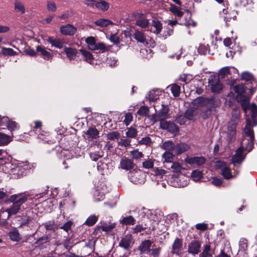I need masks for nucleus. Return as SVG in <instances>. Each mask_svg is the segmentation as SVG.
<instances>
[{
  "instance_id": "obj_37",
  "label": "nucleus",
  "mask_w": 257,
  "mask_h": 257,
  "mask_svg": "<svg viewBox=\"0 0 257 257\" xmlns=\"http://www.w3.org/2000/svg\"><path fill=\"white\" fill-rule=\"evenodd\" d=\"M5 125L7 127L8 129L11 132L17 130L19 128V126L18 124L14 121L8 120V118L5 121Z\"/></svg>"
},
{
  "instance_id": "obj_44",
  "label": "nucleus",
  "mask_w": 257,
  "mask_h": 257,
  "mask_svg": "<svg viewBox=\"0 0 257 257\" xmlns=\"http://www.w3.org/2000/svg\"><path fill=\"white\" fill-rule=\"evenodd\" d=\"M11 141L12 138L10 136L3 133H0V145H7Z\"/></svg>"
},
{
  "instance_id": "obj_22",
  "label": "nucleus",
  "mask_w": 257,
  "mask_h": 257,
  "mask_svg": "<svg viewBox=\"0 0 257 257\" xmlns=\"http://www.w3.org/2000/svg\"><path fill=\"white\" fill-rule=\"evenodd\" d=\"M64 51L66 54L67 58L69 60H75L77 57L79 56V51L78 52L75 49L65 47L64 48Z\"/></svg>"
},
{
  "instance_id": "obj_34",
  "label": "nucleus",
  "mask_w": 257,
  "mask_h": 257,
  "mask_svg": "<svg viewBox=\"0 0 257 257\" xmlns=\"http://www.w3.org/2000/svg\"><path fill=\"white\" fill-rule=\"evenodd\" d=\"M79 52L83 57V60L89 63H91L93 60V57L91 53L85 50L80 49Z\"/></svg>"
},
{
  "instance_id": "obj_32",
  "label": "nucleus",
  "mask_w": 257,
  "mask_h": 257,
  "mask_svg": "<svg viewBox=\"0 0 257 257\" xmlns=\"http://www.w3.org/2000/svg\"><path fill=\"white\" fill-rule=\"evenodd\" d=\"M134 38L139 42L147 44L146 37L143 32L136 30L134 34Z\"/></svg>"
},
{
  "instance_id": "obj_25",
  "label": "nucleus",
  "mask_w": 257,
  "mask_h": 257,
  "mask_svg": "<svg viewBox=\"0 0 257 257\" xmlns=\"http://www.w3.org/2000/svg\"><path fill=\"white\" fill-rule=\"evenodd\" d=\"M119 223L122 225H133L136 223V219L133 215L122 216L119 220Z\"/></svg>"
},
{
  "instance_id": "obj_14",
  "label": "nucleus",
  "mask_w": 257,
  "mask_h": 257,
  "mask_svg": "<svg viewBox=\"0 0 257 257\" xmlns=\"http://www.w3.org/2000/svg\"><path fill=\"white\" fill-rule=\"evenodd\" d=\"M245 155H244L243 151L241 149H238L235 152V155L232 157L231 162L234 165V167L236 164L240 165L244 159Z\"/></svg>"
},
{
  "instance_id": "obj_59",
  "label": "nucleus",
  "mask_w": 257,
  "mask_h": 257,
  "mask_svg": "<svg viewBox=\"0 0 257 257\" xmlns=\"http://www.w3.org/2000/svg\"><path fill=\"white\" fill-rule=\"evenodd\" d=\"M2 53L5 55L15 56L17 54V52L14 51L12 48H3Z\"/></svg>"
},
{
  "instance_id": "obj_56",
  "label": "nucleus",
  "mask_w": 257,
  "mask_h": 257,
  "mask_svg": "<svg viewBox=\"0 0 257 257\" xmlns=\"http://www.w3.org/2000/svg\"><path fill=\"white\" fill-rule=\"evenodd\" d=\"M171 92L175 97L179 96L180 93V86L175 84L171 85Z\"/></svg>"
},
{
  "instance_id": "obj_48",
  "label": "nucleus",
  "mask_w": 257,
  "mask_h": 257,
  "mask_svg": "<svg viewBox=\"0 0 257 257\" xmlns=\"http://www.w3.org/2000/svg\"><path fill=\"white\" fill-rule=\"evenodd\" d=\"M47 230L53 231L57 229V225L54 221H49L43 224Z\"/></svg>"
},
{
  "instance_id": "obj_16",
  "label": "nucleus",
  "mask_w": 257,
  "mask_h": 257,
  "mask_svg": "<svg viewBox=\"0 0 257 257\" xmlns=\"http://www.w3.org/2000/svg\"><path fill=\"white\" fill-rule=\"evenodd\" d=\"M206 160L203 157H195L192 158H187L185 160L186 163L193 166H199L203 165Z\"/></svg>"
},
{
  "instance_id": "obj_52",
  "label": "nucleus",
  "mask_w": 257,
  "mask_h": 257,
  "mask_svg": "<svg viewBox=\"0 0 257 257\" xmlns=\"http://www.w3.org/2000/svg\"><path fill=\"white\" fill-rule=\"evenodd\" d=\"M95 24L100 27H106L109 25L112 24V22L107 19H100L95 22Z\"/></svg>"
},
{
  "instance_id": "obj_41",
  "label": "nucleus",
  "mask_w": 257,
  "mask_h": 257,
  "mask_svg": "<svg viewBox=\"0 0 257 257\" xmlns=\"http://www.w3.org/2000/svg\"><path fill=\"white\" fill-rule=\"evenodd\" d=\"M150 24L149 20L147 19H142L135 21V25L141 27L142 29H147L149 27Z\"/></svg>"
},
{
  "instance_id": "obj_23",
  "label": "nucleus",
  "mask_w": 257,
  "mask_h": 257,
  "mask_svg": "<svg viewBox=\"0 0 257 257\" xmlns=\"http://www.w3.org/2000/svg\"><path fill=\"white\" fill-rule=\"evenodd\" d=\"M190 149V146L186 143H180L175 145L173 153L176 155H179L188 151Z\"/></svg>"
},
{
  "instance_id": "obj_5",
  "label": "nucleus",
  "mask_w": 257,
  "mask_h": 257,
  "mask_svg": "<svg viewBox=\"0 0 257 257\" xmlns=\"http://www.w3.org/2000/svg\"><path fill=\"white\" fill-rule=\"evenodd\" d=\"M208 87L214 93H219L223 88V84L221 82L218 76L210 75L208 79Z\"/></svg>"
},
{
  "instance_id": "obj_40",
  "label": "nucleus",
  "mask_w": 257,
  "mask_h": 257,
  "mask_svg": "<svg viewBox=\"0 0 257 257\" xmlns=\"http://www.w3.org/2000/svg\"><path fill=\"white\" fill-rule=\"evenodd\" d=\"M169 10L175 16L179 18L182 17L183 15V12L181 11V9L174 4H171Z\"/></svg>"
},
{
  "instance_id": "obj_19",
  "label": "nucleus",
  "mask_w": 257,
  "mask_h": 257,
  "mask_svg": "<svg viewBox=\"0 0 257 257\" xmlns=\"http://www.w3.org/2000/svg\"><path fill=\"white\" fill-rule=\"evenodd\" d=\"M133 243L132 235L126 234L121 238L119 243V246L125 249H127L132 246Z\"/></svg>"
},
{
  "instance_id": "obj_39",
  "label": "nucleus",
  "mask_w": 257,
  "mask_h": 257,
  "mask_svg": "<svg viewBox=\"0 0 257 257\" xmlns=\"http://www.w3.org/2000/svg\"><path fill=\"white\" fill-rule=\"evenodd\" d=\"M249 109L251 110V116L253 119V125L255 126L257 124V121L254 119L257 116V106L255 103H252L249 105Z\"/></svg>"
},
{
  "instance_id": "obj_62",
  "label": "nucleus",
  "mask_w": 257,
  "mask_h": 257,
  "mask_svg": "<svg viewBox=\"0 0 257 257\" xmlns=\"http://www.w3.org/2000/svg\"><path fill=\"white\" fill-rule=\"evenodd\" d=\"M231 69H232L234 72L237 71V70L234 67H225L220 70V73L221 75L224 76L230 73Z\"/></svg>"
},
{
  "instance_id": "obj_11",
  "label": "nucleus",
  "mask_w": 257,
  "mask_h": 257,
  "mask_svg": "<svg viewBox=\"0 0 257 257\" xmlns=\"http://www.w3.org/2000/svg\"><path fill=\"white\" fill-rule=\"evenodd\" d=\"M47 41L51 44L52 47H54L57 49H62L64 48L66 44V40L63 38H55L53 37H49L47 39Z\"/></svg>"
},
{
  "instance_id": "obj_53",
  "label": "nucleus",
  "mask_w": 257,
  "mask_h": 257,
  "mask_svg": "<svg viewBox=\"0 0 257 257\" xmlns=\"http://www.w3.org/2000/svg\"><path fill=\"white\" fill-rule=\"evenodd\" d=\"M172 172L176 173H181L184 169L183 167L178 162H173L170 166Z\"/></svg>"
},
{
  "instance_id": "obj_15",
  "label": "nucleus",
  "mask_w": 257,
  "mask_h": 257,
  "mask_svg": "<svg viewBox=\"0 0 257 257\" xmlns=\"http://www.w3.org/2000/svg\"><path fill=\"white\" fill-rule=\"evenodd\" d=\"M120 166L122 169L127 171L133 169L135 164L132 160L123 157L120 160Z\"/></svg>"
},
{
  "instance_id": "obj_8",
  "label": "nucleus",
  "mask_w": 257,
  "mask_h": 257,
  "mask_svg": "<svg viewBox=\"0 0 257 257\" xmlns=\"http://www.w3.org/2000/svg\"><path fill=\"white\" fill-rule=\"evenodd\" d=\"M241 79L246 82H249L251 86L249 89L250 92L252 94L257 88V80L254 78L253 75L247 71L243 72L241 74Z\"/></svg>"
},
{
  "instance_id": "obj_3",
  "label": "nucleus",
  "mask_w": 257,
  "mask_h": 257,
  "mask_svg": "<svg viewBox=\"0 0 257 257\" xmlns=\"http://www.w3.org/2000/svg\"><path fill=\"white\" fill-rule=\"evenodd\" d=\"M189 178L183 174L172 175L168 178L169 183L174 187H184L189 183Z\"/></svg>"
},
{
  "instance_id": "obj_1",
  "label": "nucleus",
  "mask_w": 257,
  "mask_h": 257,
  "mask_svg": "<svg viewBox=\"0 0 257 257\" xmlns=\"http://www.w3.org/2000/svg\"><path fill=\"white\" fill-rule=\"evenodd\" d=\"M192 103L195 105H205L207 108V112L210 114L212 110H215L219 106L221 101L215 96H212L209 98L198 97L193 100Z\"/></svg>"
},
{
  "instance_id": "obj_60",
  "label": "nucleus",
  "mask_w": 257,
  "mask_h": 257,
  "mask_svg": "<svg viewBox=\"0 0 257 257\" xmlns=\"http://www.w3.org/2000/svg\"><path fill=\"white\" fill-rule=\"evenodd\" d=\"M246 90V87L242 84L237 85L234 87V90L237 94H242Z\"/></svg>"
},
{
  "instance_id": "obj_51",
  "label": "nucleus",
  "mask_w": 257,
  "mask_h": 257,
  "mask_svg": "<svg viewBox=\"0 0 257 257\" xmlns=\"http://www.w3.org/2000/svg\"><path fill=\"white\" fill-rule=\"evenodd\" d=\"M163 158L166 163H173L174 155L173 153L166 151L162 155Z\"/></svg>"
},
{
  "instance_id": "obj_38",
  "label": "nucleus",
  "mask_w": 257,
  "mask_h": 257,
  "mask_svg": "<svg viewBox=\"0 0 257 257\" xmlns=\"http://www.w3.org/2000/svg\"><path fill=\"white\" fill-rule=\"evenodd\" d=\"M12 205L6 210V212L8 213L9 216L14 215L19 212L21 209V206L19 205L12 203Z\"/></svg>"
},
{
  "instance_id": "obj_4",
  "label": "nucleus",
  "mask_w": 257,
  "mask_h": 257,
  "mask_svg": "<svg viewBox=\"0 0 257 257\" xmlns=\"http://www.w3.org/2000/svg\"><path fill=\"white\" fill-rule=\"evenodd\" d=\"M85 42L88 45V48L91 50H99L102 53L109 50V48L104 43L102 42L96 43L95 38L93 37H87L85 40Z\"/></svg>"
},
{
  "instance_id": "obj_58",
  "label": "nucleus",
  "mask_w": 257,
  "mask_h": 257,
  "mask_svg": "<svg viewBox=\"0 0 257 257\" xmlns=\"http://www.w3.org/2000/svg\"><path fill=\"white\" fill-rule=\"evenodd\" d=\"M97 220L98 218L96 216L94 215H91L86 219L85 224L88 226H93Z\"/></svg>"
},
{
  "instance_id": "obj_63",
  "label": "nucleus",
  "mask_w": 257,
  "mask_h": 257,
  "mask_svg": "<svg viewBox=\"0 0 257 257\" xmlns=\"http://www.w3.org/2000/svg\"><path fill=\"white\" fill-rule=\"evenodd\" d=\"M120 136L117 132H112L107 135V139L109 140H114L115 139L118 140L119 139Z\"/></svg>"
},
{
  "instance_id": "obj_36",
  "label": "nucleus",
  "mask_w": 257,
  "mask_h": 257,
  "mask_svg": "<svg viewBox=\"0 0 257 257\" xmlns=\"http://www.w3.org/2000/svg\"><path fill=\"white\" fill-rule=\"evenodd\" d=\"M14 9L17 13L20 14H24L25 13V6L20 1H16L14 3Z\"/></svg>"
},
{
  "instance_id": "obj_28",
  "label": "nucleus",
  "mask_w": 257,
  "mask_h": 257,
  "mask_svg": "<svg viewBox=\"0 0 257 257\" xmlns=\"http://www.w3.org/2000/svg\"><path fill=\"white\" fill-rule=\"evenodd\" d=\"M251 122L249 119H247L246 120V124L244 128V133L245 135L246 138H248L251 139V140H254V134L253 131L251 127Z\"/></svg>"
},
{
  "instance_id": "obj_12",
  "label": "nucleus",
  "mask_w": 257,
  "mask_h": 257,
  "mask_svg": "<svg viewBox=\"0 0 257 257\" xmlns=\"http://www.w3.org/2000/svg\"><path fill=\"white\" fill-rule=\"evenodd\" d=\"M29 169V167L27 165L14 166L11 168L12 173L16 175L18 177H20L26 174L27 171Z\"/></svg>"
},
{
  "instance_id": "obj_46",
  "label": "nucleus",
  "mask_w": 257,
  "mask_h": 257,
  "mask_svg": "<svg viewBox=\"0 0 257 257\" xmlns=\"http://www.w3.org/2000/svg\"><path fill=\"white\" fill-rule=\"evenodd\" d=\"M109 7V4L105 1H102L99 2H96L95 3V7L103 11H107Z\"/></svg>"
},
{
  "instance_id": "obj_24",
  "label": "nucleus",
  "mask_w": 257,
  "mask_h": 257,
  "mask_svg": "<svg viewBox=\"0 0 257 257\" xmlns=\"http://www.w3.org/2000/svg\"><path fill=\"white\" fill-rule=\"evenodd\" d=\"M152 242L150 240H145L142 241L139 247L141 253L148 254L151 251Z\"/></svg>"
},
{
  "instance_id": "obj_35",
  "label": "nucleus",
  "mask_w": 257,
  "mask_h": 257,
  "mask_svg": "<svg viewBox=\"0 0 257 257\" xmlns=\"http://www.w3.org/2000/svg\"><path fill=\"white\" fill-rule=\"evenodd\" d=\"M228 138L230 141L234 139L236 134V126L234 124H230L227 126Z\"/></svg>"
},
{
  "instance_id": "obj_10",
  "label": "nucleus",
  "mask_w": 257,
  "mask_h": 257,
  "mask_svg": "<svg viewBox=\"0 0 257 257\" xmlns=\"http://www.w3.org/2000/svg\"><path fill=\"white\" fill-rule=\"evenodd\" d=\"M236 100L240 103L241 106L245 112L249 109L250 97L244 94H237L236 96Z\"/></svg>"
},
{
  "instance_id": "obj_43",
  "label": "nucleus",
  "mask_w": 257,
  "mask_h": 257,
  "mask_svg": "<svg viewBox=\"0 0 257 257\" xmlns=\"http://www.w3.org/2000/svg\"><path fill=\"white\" fill-rule=\"evenodd\" d=\"M48 238L47 236H44L39 238L35 242V244L40 248H44L46 247L48 244Z\"/></svg>"
},
{
  "instance_id": "obj_50",
  "label": "nucleus",
  "mask_w": 257,
  "mask_h": 257,
  "mask_svg": "<svg viewBox=\"0 0 257 257\" xmlns=\"http://www.w3.org/2000/svg\"><path fill=\"white\" fill-rule=\"evenodd\" d=\"M175 145V144H174L172 141H166L163 143L162 145V148L164 150H166V151H172L173 152Z\"/></svg>"
},
{
  "instance_id": "obj_55",
  "label": "nucleus",
  "mask_w": 257,
  "mask_h": 257,
  "mask_svg": "<svg viewBox=\"0 0 257 257\" xmlns=\"http://www.w3.org/2000/svg\"><path fill=\"white\" fill-rule=\"evenodd\" d=\"M137 113L141 116H147L149 113V108L148 106H142L140 107L137 111Z\"/></svg>"
},
{
  "instance_id": "obj_47",
  "label": "nucleus",
  "mask_w": 257,
  "mask_h": 257,
  "mask_svg": "<svg viewBox=\"0 0 257 257\" xmlns=\"http://www.w3.org/2000/svg\"><path fill=\"white\" fill-rule=\"evenodd\" d=\"M103 155V152L102 150L96 151L93 152H91L89 156L92 160L96 161L98 159L102 157Z\"/></svg>"
},
{
  "instance_id": "obj_57",
  "label": "nucleus",
  "mask_w": 257,
  "mask_h": 257,
  "mask_svg": "<svg viewBox=\"0 0 257 257\" xmlns=\"http://www.w3.org/2000/svg\"><path fill=\"white\" fill-rule=\"evenodd\" d=\"M202 172L200 171L195 170L193 171L191 174L192 179L195 181H199L202 177Z\"/></svg>"
},
{
  "instance_id": "obj_64",
  "label": "nucleus",
  "mask_w": 257,
  "mask_h": 257,
  "mask_svg": "<svg viewBox=\"0 0 257 257\" xmlns=\"http://www.w3.org/2000/svg\"><path fill=\"white\" fill-rule=\"evenodd\" d=\"M137 135V131L136 128L130 127L126 132V136L129 138H135Z\"/></svg>"
},
{
  "instance_id": "obj_30",
  "label": "nucleus",
  "mask_w": 257,
  "mask_h": 257,
  "mask_svg": "<svg viewBox=\"0 0 257 257\" xmlns=\"http://www.w3.org/2000/svg\"><path fill=\"white\" fill-rule=\"evenodd\" d=\"M169 110L168 106L163 104H162V108L159 111L158 114L162 120H166L170 117Z\"/></svg>"
},
{
  "instance_id": "obj_21",
  "label": "nucleus",
  "mask_w": 257,
  "mask_h": 257,
  "mask_svg": "<svg viewBox=\"0 0 257 257\" xmlns=\"http://www.w3.org/2000/svg\"><path fill=\"white\" fill-rule=\"evenodd\" d=\"M201 244L198 241L192 240L188 245V253L195 255L198 254L200 250Z\"/></svg>"
},
{
  "instance_id": "obj_6",
  "label": "nucleus",
  "mask_w": 257,
  "mask_h": 257,
  "mask_svg": "<svg viewBox=\"0 0 257 257\" xmlns=\"http://www.w3.org/2000/svg\"><path fill=\"white\" fill-rule=\"evenodd\" d=\"M216 167L220 170V174L225 179L228 180L234 176L232 175L231 170L227 164L223 161H217Z\"/></svg>"
},
{
  "instance_id": "obj_54",
  "label": "nucleus",
  "mask_w": 257,
  "mask_h": 257,
  "mask_svg": "<svg viewBox=\"0 0 257 257\" xmlns=\"http://www.w3.org/2000/svg\"><path fill=\"white\" fill-rule=\"evenodd\" d=\"M115 223H110L109 224H104L99 226V227L103 231L109 232L112 230L115 227Z\"/></svg>"
},
{
  "instance_id": "obj_2",
  "label": "nucleus",
  "mask_w": 257,
  "mask_h": 257,
  "mask_svg": "<svg viewBox=\"0 0 257 257\" xmlns=\"http://www.w3.org/2000/svg\"><path fill=\"white\" fill-rule=\"evenodd\" d=\"M137 213L140 214V215L145 214L149 216L150 219L152 220L155 227L159 222L162 219V216L160 213L158 214L156 212H152L151 210L144 208L141 209L136 208L135 209L130 210L128 212V214H135Z\"/></svg>"
},
{
  "instance_id": "obj_7",
  "label": "nucleus",
  "mask_w": 257,
  "mask_h": 257,
  "mask_svg": "<svg viewBox=\"0 0 257 257\" xmlns=\"http://www.w3.org/2000/svg\"><path fill=\"white\" fill-rule=\"evenodd\" d=\"M160 128L167 130L168 132L174 135H177L179 133V128L174 122L170 121L163 120L160 122Z\"/></svg>"
},
{
  "instance_id": "obj_9",
  "label": "nucleus",
  "mask_w": 257,
  "mask_h": 257,
  "mask_svg": "<svg viewBox=\"0 0 257 257\" xmlns=\"http://www.w3.org/2000/svg\"><path fill=\"white\" fill-rule=\"evenodd\" d=\"M28 195L26 193H18L11 195L9 198V201L21 206L25 203L28 199Z\"/></svg>"
},
{
  "instance_id": "obj_49",
  "label": "nucleus",
  "mask_w": 257,
  "mask_h": 257,
  "mask_svg": "<svg viewBox=\"0 0 257 257\" xmlns=\"http://www.w3.org/2000/svg\"><path fill=\"white\" fill-rule=\"evenodd\" d=\"M186 21L184 24L188 26H192L195 27L196 25V23L193 20L191 19V13L190 11H187V15L186 16V18H185Z\"/></svg>"
},
{
  "instance_id": "obj_26",
  "label": "nucleus",
  "mask_w": 257,
  "mask_h": 257,
  "mask_svg": "<svg viewBox=\"0 0 257 257\" xmlns=\"http://www.w3.org/2000/svg\"><path fill=\"white\" fill-rule=\"evenodd\" d=\"M37 52L40 53V55L44 59L49 60L52 58V54L49 51L46 50L44 46H38L37 47Z\"/></svg>"
},
{
  "instance_id": "obj_61",
  "label": "nucleus",
  "mask_w": 257,
  "mask_h": 257,
  "mask_svg": "<svg viewBox=\"0 0 257 257\" xmlns=\"http://www.w3.org/2000/svg\"><path fill=\"white\" fill-rule=\"evenodd\" d=\"M47 9L49 12H55L57 10V6L53 1H48L47 3Z\"/></svg>"
},
{
  "instance_id": "obj_20",
  "label": "nucleus",
  "mask_w": 257,
  "mask_h": 257,
  "mask_svg": "<svg viewBox=\"0 0 257 257\" xmlns=\"http://www.w3.org/2000/svg\"><path fill=\"white\" fill-rule=\"evenodd\" d=\"M253 141L251 140L250 138L244 137L241 144V146L238 149H241L243 151H246L247 152H250L253 147Z\"/></svg>"
},
{
  "instance_id": "obj_29",
  "label": "nucleus",
  "mask_w": 257,
  "mask_h": 257,
  "mask_svg": "<svg viewBox=\"0 0 257 257\" xmlns=\"http://www.w3.org/2000/svg\"><path fill=\"white\" fill-rule=\"evenodd\" d=\"M87 139H94L98 137L99 133L95 127H89L86 132L84 133Z\"/></svg>"
},
{
  "instance_id": "obj_17",
  "label": "nucleus",
  "mask_w": 257,
  "mask_h": 257,
  "mask_svg": "<svg viewBox=\"0 0 257 257\" xmlns=\"http://www.w3.org/2000/svg\"><path fill=\"white\" fill-rule=\"evenodd\" d=\"M76 28L73 25L70 24H67L60 27V33L66 36H72L76 32Z\"/></svg>"
},
{
  "instance_id": "obj_31",
  "label": "nucleus",
  "mask_w": 257,
  "mask_h": 257,
  "mask_svg": "<svg viewBox=\"0 0 257 257\" xmlns=\"http://www.w3.org/2000/svg\"><path fill=\"white\" fill-rule=\"evenodd\" d=\"M152 27L155 29V30H152L155 34L157 35L160 34L163 29V26L160 21L157 19L153 20L152 22Z\"/></svg>"
},
{
  "instance_id": "obj_13",
  "label": "nucleus",
  "mask_w": 257,
  "mask_h": 257,
  "mask_svg": "<svg viewBox=\"0 0 257 257\" xmlns=\"http://www.w3.org/2000/svg\"><path fill=\"white\" fill-rule=\"evenodd\" d=\"M133 214L138 215L139 216H142V222L146 229H148L150 232L155 230L156 227H155L152 220L150 219L149 216L145 214L140 215V214H138L137 213Z\"/></svg>"
},
{
  "instance_id": "obj_33",
  "label": "nucleus",
  "mask_w": 257,
  "mask_h": 257,
  "mask_svg": "<svg viewBox=\"0 0 257 257\" xmlns=\"http://www.w3.org/2000/svg\"><path fill=\"white\" fill-rule=\"evenodd\" d=\"M8 234L10 239L13 241H19L21 239L20 234L16 228L12 229Z\"/></svg>"
},
{
  "instance_id": "obj_18",
  "label": "nucleus",
  "mask_w": 257,
  "mask_h": 257,
  "mask_svg": "<svg viewBox=\"0 0 257 257\" xmlns=\"http://www.w3.org/2000/svg\"><path fill=\"white\" fill-rule=\"evenodd\" d=\"M182 240L180 238H176L172 245L171 252L178 255H180L182 249Z\"/></svg>"
},
{
  "instance_id": "obj_45",
  "label": "nucleus",
  "mask_w": 257,
  "mask_h": 257,
  "mask_svg": "<svg viewBox=\"0 0 257 257\" xmlns=\"http://www.w3.org/2000/svg\"><path fill=\"white\" fill-rule=\"evenodd\" d=\"M212 255V251L209 244H205L204 246V249L199 257H210Z\"/></svg>"
},
{
  "instance_id": "obj_42",
  "label": "nucleus",
  "mask_w": 257,
  "mask_h": 257,
  "mask_svg": "<svg viewBox=\"0 0 257 257\" xmlns=\"http://www.w3.org/2000/svg\"><path fill=\"white\" fill-rule=\"evenodd\" d=\"M196 108L195 107H191L185 111V116L189 120H193L195 118L196 115Z\"/></svg>"
},
{
  "instance_id": "obj_27",
  "label": "nucleus",
  "mask_w": 257,
  "mask_h": 257,
  "mask_svg": "<svg viewBox=\"0 0 257 257\" xmlns=\"http://www.w3.org/2000/svg\"><path fill=\"white\" fill-rule=\"evenodd\" d=\"M141 176V172L139 171L130 172L128 173V178L134 184L142 183L143 180L141 179L139 177Z\"/></svg>"
}]
</instances>
